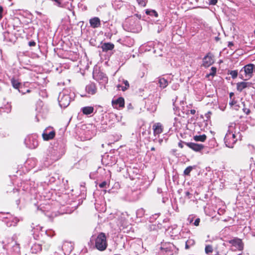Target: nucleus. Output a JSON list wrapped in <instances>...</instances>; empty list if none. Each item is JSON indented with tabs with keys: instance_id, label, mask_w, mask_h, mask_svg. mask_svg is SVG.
I'll return each mask as SVG.
<instances>
[{
	"instance_id": "45",
	"label": "nucleus",
	"mask_w": 255,
	"mask_h": 255,
	"mask_svg": "<svg viewBox=\"0 0 255 255\" xmlns=\"http://www.w3.org/2000/svg\"><path fill=\"white\" fill-rule=\"evenodd\" d=\"M200 222V219L199 218H197L193 223V224L196 226H198L199 225Z\"/></svg>"
},
{
	"instance_id": "22",
	"label": "nucleus",
	"mask_w": 255,
	"mask_h": 255,
	"mask_svg": "<svg viewBox=\"0 0 255 255\" xmlns=\"http://www.w3.org/2000/svg\"><path fill=\"white\" fill-rule=\"evenodd\" d=\"M10 81L12 87L14 89H17L19 93H21L20 88L22 87L21 84L17 80L15 79L14 78H11ZM21 93H22V94L24 93L22 92Z\"/></svg>"
},
{
	"instance_id": "12",
	"label": "nucleus",
	"mask_w": 255,
	"mask_h": 255,
	"mask_svg": "<svg viewBox=\"0 0 255 255\" xmlns=\"http://www.w3.org/2000/svg\"><path fill=\"white\" fill-rule=\"evenodd\" d=\"M229 243L232 245V246L234 248L233 250L242 251L244 248V244L242 241L239 238H234L232 240L229 241Z\"/></svg>"
},
{
	"instance_id": "13",
	"label": "nucleus",
	"mask_w": 255,
	"mask_h": 255,
	"mask_svg": "<svg viewBox=\"0 0 255 255\" xmlns=\"http://www.w3.org/2000/svg\"><path fill=\"white\" fill-rule=\"evenodd\" d=\"M213 55L209 52L206 56L204 57L202 60V66L205 67H208L214 63Z\"/></svg>"
},
{
	"instance_id": "29",
	"label": "nucleus",
	"mask_w": 255,
	"mask_h": 255,
	"mask_svg": "<svg viewBox=\"0 0 255 255\" xmlns=\"http://www.w3.org/2000/svg\"><path fill=\"white\" fill-rule=\"evenodd\" d=\"M195 244V241L192 239H189L185 242V248L186 250L189 249L192 247L194 246Z\"/></svg>"
},
{
	"instance_id": "57",
	"label": "nucleus",
	"mask_w": 255,
	"mask_h": 255,
	"mask_svg": "<svg viewBox=\"0 0 255 255\" xmlns=\"http://www.w3.org/2000/svg\"><path fill=\"white\" fill-rule=\"evenodd\" d=\"M230 104L231 105H234V101H232L231 102H230Z\"/></svg>"
},
{
	"instance_id": "55",
	"label": "nucleus",
	"mask_w": 255,
	"mask_h": 255,
	"mask_svg": "<svg viewBox=\"0 0 255 255\" xmlns=\"http://www.w3.org/2000/svg\"><path fill=\"white\" fill-rule=\"evenodd\" d=\"M157 191L159 194H160L162 192V189L160 188H157Z\"/></svg>"
},
{
	"instance_id": "28",
	"label": "nucleus",
	"mask_w": 255,
	"mask_h": 255,
	"mask_svg": "<svg viewBox=\"0 0 255 255\" xmlns=\"http://www.w3.org/2000/svg\"><path fill=\"white\" fill-rule=\"evenodd\" d=\"M158 83L159 87L163 89L166 88L168 84L167 80L164 78H159Z\"/></svg>"
},
{
	"instance_id": "48",
	"label": "nucleus",
	"mask_w": 255,
	"mask_h": 255,
	"mask_svg": "<svg viewBox=\"0 0 255 255\" xmlns=\"http://www.w3.org/2000/svg\"><path fill=\"white\" fill-rule=\"evenodd\" d=\"M190 112V113L191 114V115H195V113H196V110H194V109H192V110H188L187 111V114H189V113Z\"/></svg>"
},
{
	"instance_id": "26",
	"label": "nucleus",
	"mask_w": 255,
	"mask_h": 255,
	"mask_svg": "<svg viewBox=\"0 0 255 255\" xmlns=\"http://www.w3.org/2000/svg\"><path fill=\"white\" fill-rule=\"evenodd\" d=\"M94 108L91 106H87L83 107L81 109V111L83 112V114L86 115H88L91 114L94 112Z\"/></svg>"
},
{
	"instance_id": "54",
	"label": "nucleus",
	"mask_w": 255,
	"mask_h": 255,
	"mask_svg": "<svg viewBox=\"0 0 255 255\" xmlns=\"http://www.w3.org/2000/svg\"><path fill=\"white\" fill-rule=\"evenodd\" d=\"M234 45V43L233 42H231V41H230L228 42V47H230V48H231L232 46H233Z\"/></svg>"
},
{
	"instance_id": "16",
	"label": "nucleus",
	"mask_w": 255,
	"mask_h": 255,
	"mask_svg": "<svg viewBox=\"0 0 255 255\" xmlns=\"http://www.w3.org/2000/svg\"><path fill=\"white\" fill-rule=\"evenodd\" d=\"M253 87L255 88L254 84L251 82H241L237 84V90L241 92L246 88Z\"/></svg>"
},
{
	"instance_id": "9",
	"label": "nucleus",
	"mask_w": 255,
	"mask_h": 255,
	"mask_svg": "<svg viewBox=\"0 0 255 255\" xmlns=\"http://www.w3.org/2000/svg\"><path fill=\"white\" fill-rule=\"evenodd\" d=\"M93 77V78L98 82L100 85L105 86V85L108 83V77L104 73L99 70H94Z\"/></svg>"
},
{
	"instance_id": "7",
	"label": "nucleus",
	"mask_w": 255,
	"mask_h": 255,
	"mask_svg": "<svg viewBox=\"0 0 255 255\" xmlns=\"http://www.w3.org/2000/svg\"><path fill=\"white\" fill-rule=\"evenodd\" d=\"M6 242L5 246L9 250L10 255H20L19 245L15 241L14 237L7 239V241H3V243Z\"/></svg>"
},
{
	"instance_id": "15",
	"label": "nucleus",
	"mask_w": 255,
	"mask_h": 255,
	"mask_svg": "<svg viewBox=\"0 0 255 255\" xmlns=\"http://www.w3.org/2000/svg\"><path fill=\"white\" fill-rule=\"evenodd\" d=\"M185 144L188 147L192 149L193 150L198 152L201 151L204 147L202 144H198L194 142H184Z\"/></svg>"
},
{
	"instance_id": "27",
	"label": "nucleus",
	"mask_w": 255,
	"mask_h": 255,
	"mask_svg": "<svg viewBox=\"0 0 255 255\" xmlns=\"http://www.w3.org/2000/svg\"><path fill=\"white\" fill-rule=\"evenodd\" d=\"M11 110V106L10 104L7 103L3 107L0 108V112L9 113Z\"/></svg>"
},
{
	"instance_id": "18",
	"label": "nucleus",
	"mask_w": 255,
	"mask_h": 255,
	"mask_svg": "<svg viewBox=\"0 0 255 255\" xmlns=\"http://www.w3.org/2000/svg\"><path fill=\"white\" fill-rule=\"evenodd\" d=\"M112 105L114 107L117 109L123 108L125 106L124 99L122 97H119L115 100H113Z\"/></svg>"
},
{
	"instance_id": "63",
	"label": "nucleus",
	"mask_w": 255,
	"mask_h": 255,
	"mask_svg": "<svg viewBox=\"0 0 255 255\" xmlns=\"http://www.w3.org/2000/svg\"><path fill=\"white\" fill-rule=\"evenodd\" d=\"M19 202V200H17V201H16V204H17V205H18Z\"/></svg>"
},
{
	"instance_id": "59",
	"label": "nucleus",
	"mask_w": 255,
	"mask_h": 255,
	"mask_svg": "<svg viewBox=\"0 0 255 255\" xmlns=\"http://www.w3.org/2000/svg\"><path fill=\"white\" fill-rule=\"evenodd\" d=\"M151 151H154V150H155V148H154V147H151Z\"/></svg>"
},
{
	"instance_id": "41",
	"label": "nucleus",
	"mask_w": 255,
	"mask_h": 255,
	"mask_svg": "<svg viewBox=\"0 0 255 255\" xmlns=\"http://www.w3.org/2000/svg\"><path fill=\"white\" fill-rule=\"evenodd\" d=\"M19 221V219L17 217L14 218L12 221V223L10 224V226H15Z\"/></svg>"
},
{
	"instance_id": "38",
	"label": "nucleus",
	"mask_w": 255,
	"mask_h": 255,
	"mask_svg": "<svg viewBox=\"0 0 255 255\" xmlns=\"http://www.w3.org/2000/svg\"><path fill=\"white\" fill-rule=\"evenodd\" d=\"M230 74L233 79H235L238 76V72L237 70H232L230 71Z\"/></svg>"
},
{
	"instance_id": "36",
	"label": "nucleus",
	"mask_w": 255,
	"mask_h": 255,
	"mask_svg": "<svg viewBox=\"0 0 255 255\" xmlns=\"http://www.w3.org/2000/svg\"><path fill=\"white\" fill-rule=\"evenodd\" d=\"M193 169V167L191 166L187 167L184 171V174L185 175H189L191 171Z\"/></svg>"
},
{
	"instance_id": "49",
	"label": "nucleus",
	"mask_w": 255,
	"mask_h": 255,
	"mask_svg": "<svg viewBox=\"0 0 255 255\" xmlns=\"http://www.w3.org/2000/svg\"><path fill=\"white\" fill-rule=\"evenodd\" d=\"M179 87V84H174V85H172V88L173 90H175L177 89Z\"/></svg>"
},
{
	"instance_id": "2",
	"label": "nucleus",
	"mask_w": 255,
	"mask_h": 255,
	"mask_svg": "<svg viewBox=\"0 0 255 255\" xmlns=\"http://www.w3.org/2000/svg\"><path fill=\"white\" fill-rule=\"evenodd\" d=\"M74 95V93L70 89H64L59 95L58 99L59 106L64 108L68 107Z\"/></svg>"
},
{
	"instance_id": "47",
	"label": "nucleus",
	"mask_w": 255,
	"mask_h": 255,
	"mask_svg": "<svg viewBox=\"0 0 255 255\" xmlns=\"http://www.w3.org/2000/svg\"><path fill=\"white\" fill-rule=\"evenodd\" d=\"M218 2V0H211L209 4L211 5H215Z\"/></svg>"
},
{
	"instance_id": "37",
	"label": "nucleus",
	"mask_w": 255,
	"mask_h": 255,
	"mask_svg": "<svg viewBox=\"0 0 255 255\" xmlns=\"http://www.w3.org/2000/svg\"><path fill=\"white\" fill-rule=\"evenodd\" d=\"M138 5L140 6H145L147 0H136Z\"/></svg>"
},
{
	"instance_id": "39",
	"label": "nucleus",
	"mask_w": 255,
	"mask_h": 255,
	"mask_svg": "<svg viewBox=\"0 0 255 255\" xmlns=\"http://www.w3.org/2000/svg\"><path fill=\"white\" fill-rule=\"evenodd\" d=\"M3 36H4V40L6 41H10V42H12L13 41V40L12 39H9V37L10 36V34L8 32H5L4 33V34H3Z\"/></svg>"
},
{
	"instance_id": "35",
	"label": "nucleus",
	"mask_w": 255,
	"mask_h": 255,
	"mask_svg": "<svg viewBox=\"0 0 255 255\" xmlns=\"http://www.w3.org/2000/svg\"><path fill=\"white\" fill-rule=\"evenodd\" d=\"M144 214V210L142 209H139L136 211V216L138 217H142Z\"/></svg>"
},
{
	"instance_id": "21",
	"label": "nucleus",
	"mask_w": 255,
	"mask_h": 255,
	"mask_svg": "<svg viewBox=\"0 0 255 255\" xmlns=\"http://www.w3.org/2000/svg\"><path fill=\"white\" fill-rule=\"evenodd\" d=\"M86 91L87 93L91 95H94L97 92V88L95 84L91 83L86 87Z\"/></svg>"
},
{
	"instance_id": "42",
	"label": "nucleus",
	"mask_w": 255,
	"mask_h": 255,
	"mask_svg": "<svg viewBox=\"0 0 255 255\" xmlns=\"http://www.w3.org/2000/svg\"><path fill=\"white\" fill-rule=\"evenodd\" d=\"M108 185V182L106 181H103L102 183H100L99 186L101 188H106L107 185Z\"/></svg>"
},
{
	"instance_id": "24",
	"label": "nucleus",
	"mask_w": 255,
	"mask_h": 255,
	"mask_svg": "<svg viewBox=\"0 0 255 255\" xmlns=\"http://www.w3.org/2000/svg\"><path fill=\"white\" fill-rule=\"evenodd\" d=\"M101 48L103 51L107 52L112 50L114 48V45L110 42L104 43L102 44Z\"/></svg>"
},
{
	"instance_id": "51",
	"label": "nucleus",
	"mask_w": 255,
	"mask_h": 255,
	"mask_svg": "<svg viewBox=\"0 0 255 255\" xmlns=\"http://www.w3.org/2000/svg\"><path fill=\"white\" fill-rule=\"evenodd\" d=\"M3 7L0 5V19L2 17Z\"/></svg>"
},
{
	"instance_id": "40",
	"label": "nucleus",
	"mask_w": 255,
	"mask_h": 255,
	"mask_svg": "<svg viewBox=\"0 0 255 255\" xmlns=\"http://www.w3.org/2000/svg\"><path fill=\"white\" fill-rule=\"evenodd\" d=\"M44 232H45V234L49 237H52L55 235L54 232L51 230L44 231Z\"/></svg>"
},
{
	"instance_id": "33",
	"label": "nucleus",
	"mask_w": 255,
	"mask_h": 255,
	"mask_svg": "<svg viewBox=\"0 0 255 255\" xmlns=\"http://www.w3.org/2000/svg\"><path fill=\"white\" fill-rule=\"evenodd\" d=\"M14 23L13 24V29H15L17 31H19L20 30L19 29H17V28L18 27H20V26H19L17 24L18 23H20V20L18 18H16V19H14Z\"/></svg>"
},
{
	"instance_id": "31",
	"label": "nucleus",
	"mask_w": 255,
	"mask_h": 255,
	"mask_svg": "<svg viewBox=\"0 0 255 255\" xmlns=\"http://www.w3.org/2000/svg\"><path fill=\"white\" fill-rule=\"evenodd\" d=\"M145 13L147 15L151 16H154L155 17H157L158 16V13L157 12L153 9H146L145 10Z\"/></svg>"
},
{
	"instance_id": "25",
	"label": "nucleus",
	"mask_w": 255,
	"mask_h": 255,
	"mask_svg": "<svg viewBox=\"0 0 255 255\" xmlns=\"http://www.w3.org/2000/svg\"><path fill=\"white\" fill-rule=\"evenodd\" d=\"M31 228H32V231L33 232L34 235V238H35V235H36V234L37 232L39 233V232H42V229L43 227L40 226L39 225H36L34 223H32L31 225ZM39 234L37 235V237H38Z\"/></svg>"
},
{
	"instance_id": "11",
	"label": "nucleus",
	"mask_w": 255,
	"mask_h": 255,
	"mask_svg": "<svg viewBox=\"0 0 255 255\" xmlns=\"http://www.w3.org/2000/svg\"><path fill=\"white\" fill-rule=\"evenodd\" d=\"M26 146L30 149L35 148L38 145V141L35 135L27 136L24 140Z\"/></svg>"
},
{
	"instance_id": "4",
	"label": "nucleus",
	"mask_w": 255,
	"mask_h": 255,
	"mask_svg": "<svg viewBox=\"0 0 255 255\" xmlns=\"http://www.w3.org/2000/svg\"><path fill=\"white\" fill-rule=\"evenodd\" d=\"M255 71V65L253 64H249L244 66L240 70L239 76L240 78L244 80L250 79Z\"/></svg>"
},
{
	"instance_id": "34",
	"label": "nucleus",
	"mask_w": 255,
	"mask_h": 255,
	"mask_svg": "<svg viewBox=\"0 0 255 255\" xmlns=\"http://www.w3.org/2000/svg\"><path fill=\"white\" fill-rule=\"evenodd\" d=\"M217 72V69L215 67H212L210 69V72L207 75V77H209L210 76H214L215 75Z\"/></svg>"
},
{
	"instance_id": "8",
	"label": "nucleus",
	"mask_w": 255,
	"mask_h": 255,
	"mask_svg": "<svg viewBox=\"0 0 255 255\" xmlns=\"http://www.w3.org/2000/svg\"><path fill=\"white\" fill-rule=\"evenodd\" d=\"M129 252L132 255H137L143 252L142 243L141 240H137L131 243Z\"/></svg>"
},
{
	"instance_id": "32",
	"label": "nucleus",
	"mask_w": 255,
	"mask_h": 255,
	"mask_svg": "<svg viewBox=\"0 0 255 255\" xmlns=\"http://www.w3.org/2000/svg\"><path fill=\"white\" fill-rule=\"evenodd\" d=\"M205 252L206 254H209L213 252V247L211 245H206L205 248Z\"/></svg>"
},
{
	"instance_id": "64",
	"label": "nucleus",
	"mask_w": 255,
	"mask_h": 255,
	"mask_svg": "<svg viewBox=\"0 0 255 255\" xmlns=\"http://www.w3.org/2000/svg\"><path fill=\"white\" fill-rule=\"evenodd\" d=\"M232 95H233V93H231L230 94V97H231V96H232Z\"/></svg>"
},
{
	"instance_id": "53",
	"label": "nucleus",
	"mask_w": 255,
	"mask_h": 255,
	"mask_svg": "<svg viewBox=\"0 0 255 255\" xmlns=\"http://www.w3.org/2000/svg\"><path fill=\"white\" fill-rule=\"evenodd\" d=\"M188 221L190 223H191L193 222V217L189 216V218H188Z\"/></svg>"
},
{
	"instance_id": "43",
	"label": "nucleus",
	"mask_w": 255,
	"mask_h": 255,
	"mask_svg": "<svg viewBox=\"0 0 255 255\" xmlns=\"http://www.w3.org/2000/svg\"><path fill=\"white\" fill-rule=\"evenodd\" d=\"M124 83L125 84V87H123L122 88V90L123 91H125V90H127L128 89V88L129 87V83L128 82V81L127 80H124Z\"/></svg>"
},
{
	"instance_id": "44",
	"label": "nucleus",
	"mask_w": 255,
	"mask_h": 255,
	"mask_svg": "<svg viewBox=\"0 0 255 255\" xmlns=\"http://www.w3.org/2000/svg\"><path fill=\"white\" fill-rule=\"evenodd\" d=\"M28 45L30 47H35L36 45V43L34 41L32 40L28 42Z\"/></svg>"
},
{
	"instance_id": "14",
	"label": "nucleus",
	"mask_w": 255,
	"mask_h": 255,
	"mask_svg": "<svg viewBox=\"0 0 255 255\" xmlns=\"http://www.w3.org/2000/svg\"><path fill=\"white\" fill-rule=\"evenodd\" d=\"M73 245L71 242L65 241L62 245V249L65 255H69L73 249Z\"/></svg>"
},
{
	"instance_id": "19",
	"label": "nucleus",
	"mask_w": 255,
	"mask_h": 255,
	"mask_svg": "<svg viewBox=\"0 0 255 255\" xmlns=\"http://www.w3.org/2000/svg\"><path fill=\"white\" fill-rule=\"evenodd\" d=\"M153 133L155 136L159 135L163 132V127L160 123H157L153 126Z\"/></svg>"
},
{
	"instance_id": "20",
	"label": "nucleus",
	"mask_w": 255,
	"mask_h": 255,
	"mask_svg": "<svg viewBox=\"0 0 255 255\" xmlns=\"http://www.w3.org/2000/svg\"><path fill=\"white\" fill-rule=\"evenodd\" d=\"M89 23L91 27L93 28H96L101 26V21L99 17H94L89 20Z\"/></svg>"
},
{
	"instance_id": "5",
	"label": "nucleus",
	"mask_w": 255,
	"mask_h": 255,
	"mask_svg": "<svg viewBox=\"0 0 255 255\" xmlns=\"http://www.w3.org/2000/svg\"><path fill=\"white\" fill-rule=\"evenodd\" d=\"M246 128V126L244 124H236L232 123L229 126L228 131L233 133L239 140H241L243 136L241 131H245Z\"/></svg>"
},
{
	"instance_id": "52",
	"label": "nucleus",
	"mask_w": 255,
	"mask_h": 255,
	"mask_svg": "<svg viewBox=\"0 0 255 255\" xmlns=\"http://www.w3.org/2000/svg\"><path fill=\"white\" fill-rule=\"evenodd\" d=\"M184 142L185 141H180L178 143V146L180 147V148H182L183 147V144H185Z\"/></svg>"
},
{
	"instance_id": "50",
	"label": "nucleus",
	"mask_w": 255,
	"mask_h": 255,
	"mask_svg": "<svg viewBox=\"0 0 255 255\" xmlns=\"http://www.w3.org/2000/svg\"><path fill=\"white\" fill-rule=\"evenodd\" d=\"M108 116H109L110 118H112V119L117 117L116 115L114 113H109V114H108Z\"/></svg>"
},
{
	"instance_id": "46",
	"label": "nucleus",
	"mask_w": 255,
	"mask_h": 255,
	"mask_svg": "<svg viewBox=\"0 0 255 255\" xmlns=\"http://www.w3.org/2000/svg\"><path fill=\"white\" fill-rule=\"evenodd\" d=\"M211 112H208L207 113H206L205 114V117L207 119V121L209 120V119L210 118V116H211Z\"/></svg>"
},
{
	"instance_id": "58",
	"label": "nucleus",
	"mask_w": 255,
	"mask_h": 255,
	"mask_svg": "<svg viewBox=\"0 0 255 255\" xmlns=\"http://www.w3.org/2000/svg\"><path fill=\"white\" fill-rule=\"evenodd\" d=\"M219 255V252L216 251L215 254L214 255Z\"/></svg>"
},
{
	"instance_id": "6",
	"label": "nucleus",
	"mask_w": 255,
	"mask_h": 255,
	"mask_svg": "<svg viewBox=\"0 0 255 255\" xmlns=\"http://www.w3.org/2000/svg\"><path fill=\"white\" fill-rule=\"evenodd\" d=\"M160 249L162 255H173L178 250L173 244L170 242L161 243Z\"/></svg>"
},
{
	"instance_id": "61",
	"label": "nucleus",
	"mask_w": 255,
	"mask_h": 255,
	"mask_svg": "<svg viewBox=\"0 0 255 255\" xmlns=\"http://www.w3.org/2000/svg\"><path fill=\"white\" fill-rule=\"evenodd\" d=\"M249 113H250V110L249 109H248L247 111H246V113L247 114H248Z\"/></svg>"
},
{
	"instance_id": "62",
	"label": "nucleus",
	"mask_w": 255,
	"mask_h": 255,
	"mask_svg": "<svg viewBox=\"0 0 255 255\" xmlns=\"http://www.w3.org/2000/svg\"><path fill=\"white\" fill-rule=\"evenodd\" d=\"M249 113H250V110L249 109H248L247 111H246V113L247 114H248Z\"/></svg>"
},
{
	"instance_id": "56",
	"label": "nucleus",
	"mask_w": 255,
	"mask_h": 255,
	"mask_svg": "<svg viewBox=\"0 0 255 255\" xmlns=\"http://www.w3.org/2000/svg\"><path fill=\"white\" fill-rule=\"evenodd\" d=\"M167 200H168V198H162V202L163 203H165Z\"/></svg>"
},
{
	"instance_id": "60",
	"label": "nucleus",
	"mask_w": 255,
	"mask_h": 255,
	"mask_svg": "<svg viewBox=\"0 0 255 255\" xmlns=\"http://www.w3.org/2000/svg\"><path fill=\"white\" fill-rule=\"evenodd\" d=\"M186 195L187 196H188L189 195H190V193H189V192H186Z\"/></svg>"
},
{
	"instance_id": "30",
	"label": "nucleus",
	"mask_w": 255,
	"mask_h": 255,
	"mask_svg": "<svg viewBox=\"0 0 255 255\" xmlns=\"http://www.w3.org/2000/svg\"><path fill=\"white\" fill-rule=\"evenodd\" d=\"M207 136L205 134H202L199 135H195L193 136V139L196 141L204 142L206 140Z\"/></svg>"
},
{
	"instance_id": "10",
	"label": "nucleus",
	"mask_w": 255,
	"mask_h": 255,
	"mask_svg": "<svg viewBox=\"0 0 255 255\" xmlns=\"http://www.w3.org/2000/svg\"><path fill=\"white\" fill-rule=\"evenodd\" d=\"M238 139L233 133L228 131L224 137V142L227 147L233 148Z\"/></svg>"
},
{
	"instance_id": "3",
	"label": "nucleus",
	"mask_w": 255,
	"mask_h": 255,
	"mask_svg": "<svg viewBox=\"0 0 255 255\" xmlns=\"http://www.w3.org/2000/svg\"><path fill=\"white\" fill-rule=\"evenodd\" d=\"M108 247L107 238L104 233H100L95 238L94 247L100 251H105Z\"/></svg>"
},
{
	"instance_id": "1",
	"label": "nucleus",
	"mask_w": 255,
	"mask_h": 255,
	"mask_svg": "<svg viewBox=\"0 0 255 255\" xmlns=\"http://www.w3.org/2000/svg\"><path fill=\"white\" fill-rule=\"evenodd\" d=\"M65 153L64 145L60 144L59 146L54 145L49 148L48 153L44 160V166L48 167L54 162L59 160Z\"/></svg>"
},
{
	"instance_id": "17",
	"label": "nucleus",
	"mask_w": 255,
	"mask_h": 255,
	"mask_svg": "<svg viewBox=\"0 0 255 255\" xmlns=\"http://www.w3.org/2000/svg\"><path fill=\"white\" fill-rule=\"evenodd\" d=\"M48 129H45L43 133L42 137L44 140H49L53 139L55 135V132L54 130H52L50 131H48Z\"/></svg>"
},
{
	"instance_id": "23",
	"label": "nucleus",
	"mask_w": 255,
	"mask_h": 255,
	"mask_svg": "<svg viewBox=\"0 0 255 255\" xmlns=\"http://www.w3.org/2000/svg\"><path fill=\"white\" fill-rule=\"evenodd\" d=\"M42 250L41 245L38 243H34L31 247V252L32 254H37Z\"/></svg>"
}]
</instances>
